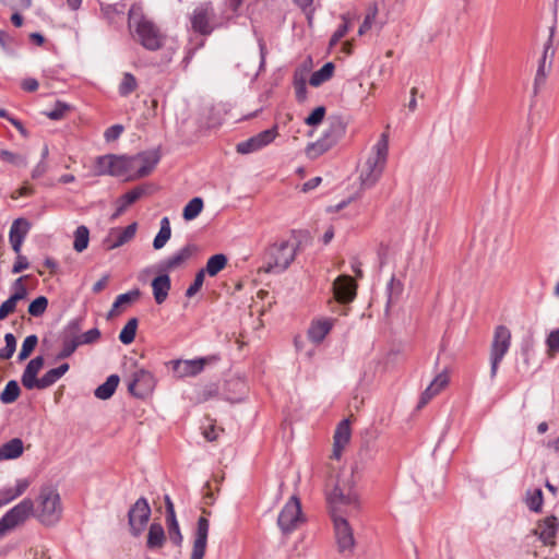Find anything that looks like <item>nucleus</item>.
<instances>
[{"label": "nucleus", "mask_w": 559, "mask_h": 559, "mask_svg": "<svg viewBox=\"0 0 559 559\" xmlns=\"http://www.w3.org/2000/svg\"><path fill=\"white\" fill-rule=\"evenodd\" d=\"M81 322L82 319H72L61 330L59 334L61 349L56 355L57 360L71 357L76 348L82 345V342H80Z\"/></svg>", "instance_id": "0eeeda50"}, {"label": "nucleus", "mask_w": 559, "mask_h": 559, "mask_svg": "<svg viewBox=\"0 0 559 559\" xmlns=\"http://www.w3.org/2000/svg\"><path fill=\"white\" fill-rule=\"evenodd\" d=\"M293 84H294L297 102H299V103L305 102L307 98L306 72L296 70L294 73Z\"/></svg>", "instance_id": "e433bc0d"}, {"label": "nucleus", "mask_w": 559, "mask_h": 559, "mask_svg": "<svg viewBox=\"0 0 559 559\" xmlns=\"http://www.w3.org/2000/svg\"><path fill=\"white\" fill-rule=\"evenodd\" d=\"M214 16L215 12L210 2L198 5L191 16L192 28L201 35H210L213 32L211 21Z\"/></svg>", "instance_id": "f8f14e48"}, {"label": "nucleus", "mask_w": 559, "mask_h": 559, "mask_svg": "<svg viewBox=\"0 0 559 559\" xmlns=\"http://www.w3.org/2000/svg\"><path fill=\"white\" fill-rule=\"evenodd\" d=\"M210 531V521L205 516H200L193 533V545L190 559H203Z\"/></svg>", "instance_id": "4468645a"}, {"label": "nucleus", "mask_w": 559, "mask_h": 559, "mask_svg": "<svg viewBox=\"0 0 559 559\" xmlns=\"http://www.w3.org/2000/svg\"><path fill=\"white\" fill-rule=\"evenodd\" d=\"M526 506L527 508L533 511V512H540L542 511V507H543V502H544V497H543V491L540 488H536L534 489L533 491L528 490L526 492Z\"/></svg>", "instance_id": "37998d69"}, {"label": "nucleus", "mask_w": 559, "mask_h": 559, "mask_svg": "<svg viewBox=\"0 0 559 559\" xmlns=\"http://www.w3.org/2000/svg\"><path fill=\"white\" fill-rule=\"evenodd\" d=\"M334 297L340 304L352 302L357 293V284L349 275H340L333 283Z\"/></svg>", "instance_id": "dca6fc26"}, {"label": "nucleus", "mask_w": 559, "mask_h": 559, "mask_svg": "<svg viewBox=\"0 0 559 559\" xmlns=\"http://www.w3.org/2000/svg\"><path fill=\"white\" fill-rule=\"evenodd\" d=\"M23 451V441L20 438H13L0 447V461L17 459Z\"/></svg>", "instance_id": "cd10ccee"}, {"label": "nucleus", "mask_w": 559, "mask_h": 559, "mask_svg": "<svg viewBox=\"0 0 559 559\" xmlns=\"http://www.w3.org/2000/svg\"><path fill=\"white\" fill-rule=\"evenodd\" d=\"M342 23L338 25L337 29L333 33L330 38L329 46L334 47L337 43L348 33L352 28V17L348 14H343L341 16Z\"/></svg>", "instance_id": "a19ab883"}, {"label": "nucleus", "mask_w": 559, "mask_h": 559, "mask_svg": "<svg viewBox=\"0 0 559 559\" xmlns=\"http://www.w3.org/2000/svg\"><path fill=\"white\" fill-rule=\"evenodd\" d=\"M119 381L118 374H110L103 384L95 389L94 395L99 400L110 399L116 392Z\"/></svg>", "instance_id": "7c9ffc66"}, {"label": "nucleus", "mask_w": 559, "mask_h": 559, "mask_svg": "<svg viewBox=\"0 0 559 559\" xmlns=\"http://www.w3.org/2000/svg\"><path fill=\"white\" fill-rule=\"evenodd\" d=\"M511 346V332L506 325H498L495 329L490 344V379L493 380L498 373L499 365L509 352Z\"/></svg>", "instance_id": "423d86ee"}, {"label": "nucleus", "mask_w": 559, "mask_h": 559, "mask_svg": "<svg viewBox=\"0 0 559 559\" xmlns=\"http://www.w3.org/2000/svg\"><path fill=\"white\" fill-rule=\"evenodd\" d=\"M171 236V228H170V222L168 217H163L160 221V228L157 235L155 236L153 240V248L155 250L162 249L167 241L170 239Z\"/></svg>", "instance_id": "c9c22d12"}, {"label": "nucleus", "mask_w": 559, "mask_h": 559, "mask_svg": "<svg viewBox=\"0 0 559 559\" xmlns=\"http://www.w3.org/2000/svg\"><path fill=\"white\" fill-rule=\"evenodd\" d=\"M21 394V389L15 380H10L3 391L0 393V401L3 404H11L15 402Z\"/></svg>", "instance_id": "58836bf2"}, {"label": "nucleus", "mask_w": 559, "mask_h": 559, "mask_svg": "<svg viewBox=\"0 0 559 559\" xmlns=\"http://www.w3.org/2000/svg\"><path fill=\"white\" fill-rule=\"evenodd\" d=\"M138 324H139V321H138L136 318H131L126 323V325L122 328V330L120 331V334H119V341L122 344L129 345V344H131L134 341L135 334H136Z\"/></svg>", "instance_id": "79ce46f5"}, {"label": "nucleus", "mask_w": 559, "mask_h": 559, "mask_svg": "<svg viewBox=\"0 0 559 559\" xmlns=\"http://www.w3.org/2000/svg\"><path fill=\"white\" fill-rule=\"evenodd\" d=\"M111 154L98 156L94 165V174L96 176L110 175Z\"/></svg>", "instance_id": "09e8293b"}, {"label": "nucleus", "mask_w": 559, "mask_h": 559, "mask_svg": "<svg viewBox=\"0 0 559 559\" xmlns=\"http://www.w3.org/2000/svg\"><path fill=\"white\" fill-rule=\"evenodd\" d=\"M276 135H277V128H276V126H274L271 129H266V130L253 135V138L255 139L257 145L261 150L262 147L272 143L275 140Z\"/></svg>", "instance_id": "603ef678"}, {"label": "nucleus", "mask_w": 559, "mask_h": 559, "mask_svg": "<svg viewBox=\"0 0 559 559\" xmlns=\"http://www.w3.org/2000/svg\"><path fill=\"white\" fill-rule=\"evenodd\" d=\"M140 295L141 292L138 288L124 294H120L114 301L112 307L109 311V316H112L120 306L136 300L140 297Z\"/></svg>", "instance_id": "a18cd8bd"}, {"label": "nucleus", "mask_w": 559, "mask_h": 559, "mask_svg": "<svg viewBox=\"0 0 559 559\" xmlns=\"http://www.w3.org/2000/svg\"><path fill=\"white\" fill-rule=\"evenodd\" d=\"M100 337V331L97 328H93L86 332L80 331V342H82V345L85 344H93L97 342Z\"/></svg>", "instance_id": "69168bd1"}, {"label": "nucleus", "mask_w": 559, "mask_h": 559, "mask_svg": "<svg viewBox=\"0 0 559 559\" xmlns=\"http://www.w3.org/2000/svg\"><path fill=\"white\" fill-rule=\"evenodd\" d=\"M62 514V507L59 493L51 488H43L38 496L36 516L38 521L47 526L56 524Z\"/></svg>", "instance_id": "39448f33"}, {"label": "nucleus", "mask_w": 559, "mask_h": 559, "mask_svg": "<svg viewBox=\"0 0 559 559\" xmlns=\"http://www.w3.org/2000/svg\"><path fill=\"white\" fill-rule=\"evenodd\" d=\"M547 70H549L548 63H547V61H545V58H542L539 60V64H538L535 81H534L535 93H537L538 86L545 82L546 76H547Z\"/></svg>", "instance_id": "680f3d73"}, {"label": "nucleus", "mask_w": 559, "mask_h": 559, "mask_svg": "<svg viewBox=\"0 0 559 559\" xmlns=\"http://www.w3.org/2000/svg\"><path fill=\"white\" fill-rule=\"evenodd\" d=\"M155 386L153 374L144 369H139L133 373L132 380L128 384V391L135 397H146Z\"/></svg>", "instance_id": "ddd939ff"}, {"label": "nucleus", "mask_w": 559, "mask_h": 559, "mask_svg": "<svg viewBox=\"0 0 559 559\" xmlns=\"http://www.w3.org/2000/svg\"><path fill=\"white\" fill-rule=\"evenodd\" d=\"M384 167V165L367 158L365 168L359 176L360 190L372 188L381 178Z\"/></svg>", "instance_id": "6ab92c4d"}, {"label": "nucleus", "mask_w": 559, "mask_h": 559, "mask_svg": "<svg viewBox=\"0 0 559 559\" xmlns=\"http://www.w3.org/2000/svg\"><path fill=\"white\" fill-rule=\"evenodd\" d=\"M48 307V299L47 297L45 296H38L37 298H35L33 301H31V304L28 305V313L32 316V317H40L44 314V312L46 311Z\"/></svg>", "instance_id": "3c124183"}, {"label": "nucleus", "mask_w": 559, "mask_h": 559, "mask_svg": "<svg viewBox=\"0 0 559 559\" xmlns=\"http://www.w3.org/2000/svg\"><path fill=\"white\" fill-rule=\"evenodd\" d=\"M304 521L300 501L293 496L281 510L277 518V525L285 535L294 532Z\"/></svg>", "instance_id": "6e6552de"}, {"label": "nucleus", "mask_w": 559, "mask_h": 559, "mask_svg": "<svg viewBox=\"0 0 559 559\" xmlns=\"http://www.w3.org/2000/svg\"><path fill=\"white\" fill-rule=\"evenodd\" d=\"M204 276H205L204 270L198 271L193 283L186 290V296L188 298L193 297L201 289L203 282H204Z\"/></svg>", "instance_id": "13d9d810"}, {"label": "nucleus", "mask_w": 559, "mask_h": 559, "mask_svg": "<svg viewBox=\"0 0 559 559\" xmlns=\"http://www.w3.org/2000/svg\"><path fill=\"white\" fill-rule=\"evenodd\" d=\"M61 376L59 374V371L56 368H52L48 370L41 378H39V385L38 389H47L55 384Z\"/></svg>", "instance_id": "5fc2aeb1"}, {"label": "nucleus", "mask_w": 559, "mask_h": 559, "mask_svg": "<svg viewBox=\"0 0 559 559\" xmlns=\"http://www.w3.org/2000/svg\"><path fill=\"white\" fill-rule=\"evenodd\" d=\"M90 242V230L85 225H80L74 231L73 249L83 252Z\"/></svg>", "instance_id": "ea45409f"}, {"label": "nucleus", "mask_w": 559, "mask_h": 559, "mask_svg": "<svg viewBox=\"0 0 559 559\" xmlns=\"http://www.w3.org/2000/svg\"><path fill=\"white\" fill-rule=\"evenodd\" d=\"M34 513V502L29 498L23 499L20 503L11 508L1 518L8 524L10 531L26 522V520Z\"/></svg>", "instance_id": "9b49d317"}, {"label": "nucleus", "mask_w": 559, "mask_h": 559, "mask_svg": "<svg viewBox=\"0 0 559 559\" xmlns=\"http://www.w3.org/2000/svg\"><path fill=\"white\" fill-rule=\"evenodd\" d=\"M69 109L70 106L68 104L57 100L55 107L49 111H45V115L51 120H60Z\"/></svg>", "instance_id": "6e6d98bb"}, {"label": "nucleus", "mask_w": 559, "mask_h": 559, "mask_svg": "<svg viewBox=\"0 0 559 559\" xmlns=\"http://www.w3.org/2000/svg\"><path fill=\"white\" fill-rule=\"evenodd\" d=\"M300 239L295 230L287 239H280L269 246L264 253V271L280 274L286 271L296 258Z\"/></svg>", "instance_id": "7ed1b4c3"}, {"label": "nucleus", "mask_w": 559, "mask_h": 559, "mask_svg": "<svg viewBox=\"0 0 559 559\" xmlns=\"http://www.w3.org/2000/svg\"><path fill=\"white\" fill-rule=\"evenodd\" d=\"M328 502L334 523L335 538L340 552L352 551L355 546L353 530L346 520L358 508V497L354 490L353 475L338 477Z\"/></svg>", "instance_id": "f257e3e1"}, {"label": "nucleus", "mask_w": 559, "mask_h": 559, "mask_svg": "<svg viewBox=\"0 0 559 559\" xmlns=\"http://www.w3.org/2000/svg\"><path fill=\"white\" fill-rule=\"evenodd\" d=\"M203 206H204V203H203L202 198L195 197V198L191 199L183 207L182 217L186 221H192V219L197 218L200 215V213L202 212Z\"/></svg>", "instance_id": "4c0bfd02"}, {"label": "nucleus", "mask_w": 559, "mask_h": 559, "mask_svg": "<svg viewBox=\"0 0 559 559\" xmlns=\"http://www.w3.org/2000/svg\"><path fill=\"white\" fill-rule=\"evenodd\" d=\"M389 151V140L385 133H382L372 148V155L368 158L373 159L385 166Z\"/></svg>", "instance_id": "473e14b6"}, {"label": "nucleus", "mask_w": 559, "mask_h": 559, "mask_svg": "<svg viewBox=\"0 0 559 559\" xmlns=\"http://www.w3.org/2000/svg\"><path fill=\"white\" fill-rule=\"evenodd\" d=\"M333 319H320L313 321L308 330V337L311 342L319 344L330 333L333 328Z\"/></svg>", "instance_id": "bb28decb"}, {"label": "nucleus", "mask_w": 559, "mask_h": 559, "mask_svg": "<svg viewBox=\"0 0 559 559\" xmlns=\"http://www.w3.org/2000/svg\"><path fill=\"white\" fill-rule=\"evenodd\" d=\"M334 69H335V67H334L333 62L324 63L321 67V69H319L318 71H314L311 74V76L309 79V84L313 87L320 86L321 84L329 81L333 76Z\"/></svg>", "instance_id": "2f4dec72"}, {"label": "nucleus", "mask_w": 559, "mask_h": 559, "mask_svg": "<svg viewBox=\"0 0 559 559\" xmlns=\"http://www.w3.org/2000/svg\"><path fill=\"white\" fill-rule=\"evenodd\" d=\"M45 359L43 356H36L31 359L26 365L24 372L22 374V384L27 389H38L39 379L37 378V373L43 368Z\"/></svg>", "instance_id": "5701e85b"}, {"label": "nucleus", "mask_w": 559, "mask_h": 559, "mask_svg": "<svg viewBox=\"0 0 559 559\" xmlns=\"http://www.w3.org/2000/svg\"><path fill=\"white\" fill-rule=\"evenodd\" d=\"M546 344L548 346V349L551 352H559V329L554 330L549 333Z\"/></svg>", "instance_id": "774afa93"}, {"label": "nucleus", "mask_w": 559, "mask_h": 559, "mask_svg": "<svg viewBox=\"0 0 559 559\" xmlns=\"http://www.w3.org/2000/svg\"><path fill=\"white\" fill-rule=\"evenodd\" d=\"M31 226V223L23 217L13 221L9 231V240L15 253L21 252L22 243L27 236Z\"/></svg>", "instance_id": "aec40b11"}, {"label": "nucleus", "mask_w": 559, "mask_h": 559, "mask_svg": "<svg viewBox=\"0 0 559 559\" xmlns=\"http://www.w3.org/2000/svg\"><path fill=\"white\" fill-rule=\"evenodd\" d=\"M166 508V526L169 540L176 546L181 547L183 536L176 516L174 503L168 495L164 497Z\"/></svg>", "instance_id": "f3484780"}, {"label": "nucleus", "mask_w": 559, "mask_h": 559, "mask_svg": "<svg viewBox=\"0 0 559 559\" xmlns=\"http://www.w3.org/2000/svg\"><path fill=\"white\" fill-rule=\"evenodd\" d=\"M227 257L224 253H217L212 255L207 262L204 270L205 274L210 276H216L227 265Z\"/></svg>", "instance_id": "f704fd0d"}, {"label": "nucleus", "mask_w": 559, "mask_h": 559, "mask_svg": "<svg viewBox=\"0 0 559 559\" xmlns=\"http://www.w3.org/2000/svg\"><path fill=\"white\" fill-rule=\"evenodd\" d=\"M151 507L146 498H139L128 511V523L130 532L138 537L145 530L151 518Z\"/></svg>", "instance_id": "1a4fd4ad"}, {"label": "nucleus", "mask_w": 559, "mask_h": 559, "mask_svg": "<svg viewBox=\"0 0 559 559\" xmlns=\"http://www.w3.org/2000/svg\"><path fill=\"white\" fill-rule=\"evenodd\" d=\"M403 284L400 280H396L395 276H392L390 282L386 285L388 293V305L394 302L400 298L403 293Z\"/></svg>", "instance_id": "49530a36"}, {"label": "nucleus", "mask_w": 559, "mask_h": 559, "mask_svg": "<svg viewBox=\"0 0 559 559\" xmlns=\"http://www.w3.org/2000/svg\"><path fill=\"white\" fill-rule=\"evenodd\" d=\"M25 278V276H21L19 278H16L12 285V288H13V294L11 295V297L16 300L17 302L20 300H23L26 298L27 296V288L26 286L23 284V280Z\"/></svg>", "instance_id": "4d7b16f0"}, {"label": "nucleus", "mask_w": 559, "mask_h": 559, "mask_svg": "<svg viewBox=\"0 0 559 559\" xmlns=\"http://www.w3.org/2000/svg\"><path fill=\"white\" fill-rule=\"evenodd\" d=\"M37 343H38V337L35 334H32V335H28L27 337H25V340L23 341L21 350L19 353V357H17L19 360L22 361V360L27 359L31 356V354L33 353V350L35 349V347L37 346Z\"/></svg>", "instance_id": "de8ad7c7"}, {"label": "nucleus", "mask_w": 559, "mask_h": 559, "mask_svg": "<svg viewBox=\"0 0 559 559\" xmlns=\"http://www.w3.org/2000/svg\"><path fill=\"white\" fill-rule=\"evenodd\" d=\"M191 254L192 251L190 246H185L179 251L163 260L158 266L159 271L168 273L181 266L191 257Z\"/></svg>", "instance_id": "a878e982"}, {"label": "nucleus", "mask_w": 559, "mask_h": 559, "mask_svg": "<svg viewBox=\"0 0 559 559\" xmlns=\"http://www.w3.org/2000/svg\"><path fill=\"white\" fill-rule=\"evenodd\" d=\"M17 301L11 296L0 306V321L4 320L10 313L15 311Z\"/></svg>", "instance_id": "338daca9"}, {"label": "nucleus", "mask_w": 559, "mask_h": 559, "mask_svg": "<svg viewBox=\"0 0 559 559\" xmlns=\"http://www.w3.org/2000/svg\"><path fill=\"white\" fill-rule=\"evenodd\" d=\"M377 8L373 7V8H370L368 13L366 14L361 25L359 26V29H358V35L359 36H362L365 35L372 26V23L377 16Z\"/></svg>", "instance_id": "bf43d9fd"}, {"label": "nucleus", "mask_w": 559, "mask_h": 559, "mask_svg": "<svg viewBox=\"0 0 559 559\" xmlns=\"http://www.w3.org/2000/svg\"><path fill=\"white\" fill-rule=\"evenodd\" d=\"M350 440V426L348 419H343L336 427L334 432L333 454L332 457L340 460L343 449Z\"/></svg>", "instance_id": "b1692460"}, {"label": "nucleus", "mask_w": 559, "mask_h": 559, "mask_svg": "<svg viewBox=\"0 0 559 559\" xmlns=\"http://www.w3.org/2000/svg\"><path fill=\"white\" fill-rule=\"evenodd\" d=\"M128 26L133 38L150 51H156L164 45V35L159 27L143 14L140 4L133 3L128 12Z\"/></svg>", "instance_id": "f03ea898"}, {"label": "nucleus", "mask_w": 559, "mask_h": 559, "mask_svg": "<svg viewBox=\"0 0 559 559\" xmlns=\"http://www.w3.org/2000/svg\"><path fill=\"white\" fill-rule=\"evenodd\" d=\"M136 231V223H132L122 229L112 228L105 239V246L108 250L116 249L130 241Z\"/></svg>", "instance_id": "4be33fe9"}, {"label": "nucleus", "mask_w": 559, "mask_h": 559, "mask_svg": "<svg viewBox=\"0 0 559 559\" xmlns=\"http://www.w3.org/2000/svg\"><path fill=\"white\" fill-rule=\"evenodd\" d=\"M133 175L132 179H140L148 176L160 160L159 147L140 152L132 156Z\"/></svg>", "instance_id": "9d476101"}, {"label": "nucleus", "mask_w": 559, "mask_h": 559, "mask_svg": "<svg viewBox=\"0 0 559 559\" xmlns=\"http://www.w3.org/2000/svg\"><path fill=\"white\" fill-rule=\"evenodd\" d=\"M555 31H556L555 26H551L549 28V37H548L547 43L544 46V52H543V57H542V58H545V61H547V58H550V60L548 62V69H550L551 62H552V58L555 56V49L552 48V38H554V35H555Z\"/></svg>", "instance_id": "e2e57ef3"}, {"label": "nucleus", "mask_w": 559, "mask_h": 559, "mask_svg": "<svg viewBox=\"0 0 559 559\" xmlns=\"http://www.w3.org/2000/svg\"><path fill=\"white\" fill-rule=\"evenodd\" d=\"M0 159L2 162L12 164L16 167H26L27 166L26 157H24L20 154L13 153L11 151H8V150L0 151Z\"/></svg>", "instance_id": "8fccbe9b"}, {"label": "nucleus", "mask_w": 559, "mask_h": 559, "mask_svg": "<svg viewBox=\"0 0 559 559\" xmlns=\"http://www.w3.org/2000/svg\"><path fill=\"white\" fill-rule=\"evenodd\" d=\"M132 156H117L111 154L110 176L120 177L127 174H133Z\"/></svg>", "instance_id": "c85d7f7f"}, {"label": "nucleus", "mask_w": 559, "mask_h": 559, "mask_svg": "<svg viewBox=\"0 0 559 559\" xmlns=\"http://www.w3.org/2000/svg\"><path fill=\"white\" fill-rule=\"evenodd\" d=\"M324 116L325 107L319 106L311 111V114L305 119V122L308 126H318L323 121Z\"/></svg>", "instance_id": "052dcab7"}, {"label": "nucleus", "mask_w": 559, "mask_h": 559, "mask_svg": "<svg viewBox=\"0 0 559 559\" xmlns=\"http://www.w3.org/2000/svg\"><path fill=\"white\" fill-rule=\"evenodd\" d=\"M138 87V82H136V79L135 76L130 73V72H126L123 73V76H122V80L119 84V94L120 96L122 97H127L129 96L131 93H133Z\"/></svg>", "instance_id": "c03bdc74"}, {"label": "nucleus", "mask_w": 559, "mask_h": 559, "mask_svg": "<svg viewBox=\"0 0 559 559\" xmlns=\"http://www.w3.org/2000/svg\"><path fill=\"white\" fill-rule=\"evenodd\" d=\"M151 286L153 289L155 302L157 305L165 302L171 288V281L169 275L166 272H163V274H159L153 278Z\"/></svg>", "instance_id": "393cba45"}, {"label": "nucleus", "mask_w": 559, "mask_h": 559, "mask_svg": "<svg viewBox=\"0 0 559 559\" xmlns=\"http://www.w3.org/2000/svg\"><path fill=\"white\" fill-rule=\"evenodd\" d=\"M558 520L556 516H547L545 520L539 521L536 528L533 530V534L536 535L544 545H554V538L558 532Z\"/></svg>", "instance_id": "412c9836"}, {"label": "nucleus", "mask_w": 559, "mask_h": 559, "mask_svg": "<svg viewBox=\"0 0 559 559\" xmlns=\"http://www.w3.org/2000/svg\"><path fill=\"white\" fill-rule=\"evenodd\" d=\"M215 356L201 357L190 360H175L173 361L174 372L179 378L194 377L203 371L204 367L212 360H216Z\"/></svg>", "instance_id": "2eb2a0df"}, {"label": "nucleus", "mask_w": 559, "mask_h": 559, "mask_svg": "<svg viewBox=\"0 0 559 559\" xmlns=\"http://www.w3.org/2000/svg\"><path fill=\"white\" fill-rule=\"evenodd\" d=\"M236 150L240 154H249V153L259 151L260 148L257 145L255 139L253 136H251L246 141L239 142L237 144Z\"/></svg>", "instance_id": "0e129e2a"}, {"label": "nucleus", "mask_w": 559, "mask_h": 559, "mask_svg": "<svg viewBox=\"0 0 559 559\" xmlns=\"http://www.w3.org/2000/svg\"><path fill=\"white\" fill-rule=\"evenodd\" d=\"M166 535L164 527L159 523H152L148 528L146 546L148 549L162 548L165 544Z\"/></svg>", "instance_id": "c756f323"}, {"label": "nucleus", "mask_w": 559, "mask_h": 559, "mask_svg": "<svg viewBox=\"0 0 559 559\" xmlns=\"http://www.w3.org/2000/svg\"><path fill=\"white\" fill-rule=\"evenodd\" d=\"M346 132V123L342 117L334 116L329 118V126L324 130L322 136L314 143L307 146V155L310 158H316L324 152L329 151L341 140Z\"/></svg>", "instance_id": "20e7f679"}, {"label": "nucleus", "mask_w": 559, "mask_h": 559, "mask_svg": "<svg viewBox=\"0 0 559 559\" xmlns=\"http://www.w3.org/2000/svg\"><path fill=\"white\" fill-rule=\"evenodd\" d=\"M148 191L147 186H138L127 193L119 197L116 201V211L111 214L110 221H116L120 215L124 213V211L135 203L139 199H141L143 195H145Z\"/></svg>", "instance_id": "a211bd4d"}, {"label": "nucleus", "mask_w": 559, "mask_h": 559, "mask_svg": "<svg viewBox=\"0 0 559 559\" xmlns=\"http://www.w3.org/2000/svg\"><path fill=\"white\" fill-rule=\"evenodd\" d=\"M5 346L0 348V359H10L16 349V338L12 333L4 335Z\"/></svg>", "instance_id": "864d4df0"}, {"label": "nucleus", "mask_w": 559, "mask_h": 559, "mask_svg": "<svg viewBox=\"0 0 559 559\" xmlns=\"http://www.w3.org/2000/svg\"><path fill=\"white\" fill-rule=\"evenodd\" d=\"M449 382V378L447 373L441 372L439 373L432 382L429 384V386L423 392L420 400L418 402V408L425 406L435 395L432 389L436 384H439V388H444Z\"/></svg>", "instance_id": "72a5a7b5"}]
</instances>
